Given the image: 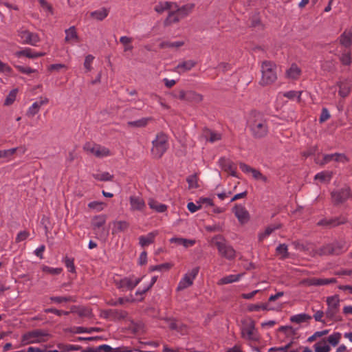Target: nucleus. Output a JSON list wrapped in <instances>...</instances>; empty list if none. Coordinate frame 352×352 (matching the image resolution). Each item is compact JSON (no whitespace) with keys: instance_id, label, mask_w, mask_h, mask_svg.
<instances>
[{"instance_id":"nucleus-16","label":"nucleus","mask_w":352,"mask_h":352,"mask_svg":"<svg viewBox=\"0 0 352 352\" xmlns=\"http://www.w3.org/2000/svg\"><path fill=\"white\" fill-rule=\"evenodd\" d=\"M232 212L241 224H245L250 220V214L244 206L236 204Z\"/></svg>"},{"instance_id":"nucleus-19","label":"nucleus","mask_w":352,"mask_h":352,"mask_svg":"<svg viewBox=\"0 0 352 352\" xmlns=\"http://www.w3.org/2000/svg\"><path fill=\"white\" fill-rule=\"evenodd\" d=\"M173 7L179 17V19H182L188 16L194 10V3H187L182 7H179L176 3H173Z\"/></svg>"},{"instance_id":"nucleus-32","label":"nucleus","mask_w":352,"mask_h":352,"mask_svg":"<svg viewBox=\"0 0 352 352\" xmlns=\"http://www.w3.org/2000/svg\"><path fill=\"white\" fill-rule=\"evenodd\" d=\"M315 352H329L331 346L327 343L326 339H322L314 345Z\"/></svg>"},{"instance_id":"nucleus-24","label":"nucleus","mask_w":352,"mask_h":352,"mask_svg":"<svg viewBox=\"0 0 352 352\" xmlns=\"http://www.w3.org/2000/svg\"><path fill=\"white\" fill-rule=\"evenodd\" d=\"M129 201L131 210H142L145 208V202L140 197L131 196Z\"/></svg>"},{"instance_id":"nucleus-38","label":"nucleus","mask_w":352,"mask_h":352,"mask_svg":"<svg viewBox=\"0 0 352 352\" xmlns=\"http://www.w3.org/2000/svg\"><path fill=\"white\" fill-rule=\"evenodd\" d=\"M298 329L292 326H281L278 331L283 333L287 338H293L297 333Z\"/></svg>"},{"instance_id":"nucleus-33","label":"nucleus","mask_w":352,"mask_h":352,"mask_svg":"<svg viewBox=\"0 0 352 352\" xmlns=\"http://www.w3.org/2000/svg\"><path fill=\"white\" fill-rule=\"evenodd\" d=\"M148 204L149 207L157 212H164L167 210V206L160 204L153 199L148 200Z\"/></svg>"},{"instance_id":"nucleus-39","label":"nucleus","mask_w":352,"mask_h":352,"mask_svg":"<svg viewBox=\"0 0 352 352\" xmlns=\"http://www.w3.org/2000/svg\"><path fill=\"white\" fill-rule=\"evenodd\" d=\"M173 3L165 1V2H160L158 4H157L154 10L157 13H162L166 10H169L170 9H173Z\"/></svg>"},{"instance_id":"nucleus-51","label":"nucleus","mask_w":352,"mask_h":352,"mask_svg":"<svg viewBox=\"0 0 352 352\" xmlns=\"http://www.w3.org/2000/svg\"><path fill=\"white\" fill-rule=\"evenodd\" d=\"M63 262L69 272L74 273L76 272L74 258L65 256L63 259Z\"/></svg>"},{"instance_id":"nucleus-63","label":"nucleus","mask_w":352,"mask_h":352,"mask_svg":"<svg viewBox=\"0 0 352 352\" xmlns=\"http://www.w3.org/2000/svg\"><path fill=\"white\" fill-rule=\"evenodd\" d=\"M94 59V57L91 54H89L85 57V62H84V67L86 68L87 72H89L91 70V69H92L91 64H92Z\"/></svg>"},{"instance_id":"nucleus-2","label":"nucleus","mask_w":352,"mask_h":352,"mask_svg":"<svg viewBox=\"0 0 352 352\" xmlns=\"http://www.w3.org/2000/svg\"><path fill=\"white\" fill-rule=\"evenodd\" d=\"M168 148V138L163 132L157 133L155 139L152 141L151 153L155 159H160Z\"/></svg>"},{"instance_id":"nucleus-42","label":"nucleus","mask_w":352,"mask_h":352,"mask_svg":"<svg viewBox=\"0 0 352 352\" xmlns=\"http://www.w3.org/2000/svg\"><path fill=\"white\" fill-rule=\"evenodd\" d=\"M335 252L336 250H335L333 243L324 245L318 250V254L320 256L335 254Z\"/></svg>"},{"instance_id":"nucleus-61","label":"nucleus","mask_w":352,"mask_h":352,"mask_svg":"<svg viewBox=\"0 0 352 352\" xmlns=\"http://www.w3.org/2000/svg\"><path fill=\"white\" fill-rule=\"evenodd\" d=\"M287 245L285 244H280L276 248V252L278 254H281L284 258L288 257Z\"/></svg>"},{"instance_id":"nucleus-34","label":"nucleus","mask_w":352,"mask_h":352,"mask_svg":"<svg viewBox=\"0 0 352 352\" xmlns=\"http://www.w3.org/2000/svg\"><path fill=\"white\" fill-rule=\"evenodd\" d=\"M184 45V42L183 41H162L159 47L161 49L164 48H172V49H178L182 47Z\"/></svg>"},{"instance_id":"nucleus-18","label":"nucleus","mask_w":352,"mask_h":352,"mask_svg":"<svg viewBox=\"0 0 352 352\" xmlns=\"http://www.w3.org/2000/svg\"><path fill=\"white\" fill-rule=\"evenodd\" d=\"M331 161L335 162H345L347 161L346 155L343 153H336L333 154H325L323 156L322 160L317 162L320 166H324Z\"/></svg>"},{"instance_id":"nucleus-48","label":"nucleus","mask_w":352,"mask_h":352,"mask_svg":"<svg viewBox=\"0 0 352 352\" xmlns=\"http://www.w3.org/2000/svg\"><path fill=\"white\" fill-rule=\"evenodd\" d=\"M186 182L188 184L189 189L197 188H199L198 184V176L197 174H193L188 176L186 178Z\"/></svg>"},{"instance_id":"nucleus-55","label":"nucleus","mask_w":352,"mask_h":352,"mask_svg":"<svg viewBox=\"0 0 352 352\" xmlns=\"http://www.w3.org/2000/svg\"><path fill=\"white\" fill-rule=\"evenodd\" d=\"M302 94V91H289L284 93L283 96L289 99L294 100V98H297L298 101L300 100V96Z\"/></svg>"},{"instance_id":"nucleus-17","label":"nucleus","mask_w":352,"mask_h":352,"mask_svg":"<svg viewBox=\"0 0 352 352\" xmlns=\"http://www.w3.org/2000/svg\"><path fill=\"white\" fill-rule=\"evenodd\" d=\"M49 102V99L47 97L41 96L38 100L34 102L27 110L26 116L29 118H33L37 114L41 107L45 105Z\"/></svg>"},{"instance_id":"nucleus-7","label":"nucleus","mask_w":352,"mask_h":352,"mask_svg":"<svg viewBox=\"0 0 352 352\" xmlns=\"http://www.w3.org/2000/svg\"><path fill=\"white\" fill-rule=\"evenodd\" d=\"M48 334L43 330L36 329L24 333L21 337V344L23 346L34 343H40L43 342V337Z\"/></svg>"},{"instance_id":"nucleus-9","label":"nucleus","mask_w":352,"mask_h":352,"mask_svg":"<svg viewBox=\"0 0 352 352\" xmlns=\"http://www.w3.org/2000/svg\"><path fill=\"white\" fill-rule=\"evenodd\" d=\"M17 35L19 37V42L22 44L36 46L40 41L39 36L34 32H32L26 29L21 28L17 31Z\"/></svg>"},{"instance_id":"nucleus-60","label":"nucleus","mask_w":352,"mask_h":352,"mask_svg":"<svg viewBox=\"0 0 352 352\" xmlns=\"http://www.w3.org/2000/svg\"><path fill=\"white\" fill-rule=\"evenodd\" d=\"M30 236V232L26 230L19 232L15 239L16 243H19L25 241Z\"/></svg>"},{"instance_id":"nucleus-13","label":"nucleus","mask_w":352,"mask_h":352,"mask_svg":"<svg viewBox=\"0 0 352 352\" xmlns=\"http://www.w3.org/2000/svg\"><path fill=\"white\" fill-rule=\"evenodd\" d=\"M142 280V278L124 277L115 281L117 288L122 291L133 290Z\"/></svg>"},{"instance_id":"nucleus-6","label":"nucleus","mask_w":352,"mask_h":352,"mask_svg":"<svg viewBox=\"0 0 352 352\" xmlns=\"http://www.w3.org/2000/svg\"><path fill=\"white\" fill-rule=\"evenodd\" d=\"M240 330L243 339L254 342L259 341L260 336L254 321H243Z\"/></svg>"},{"instance_id":"nucleus-50","label":"nucleus","mask_w":352,"mask_h":352,"mask_svg":"<svg viewBox=\"0 0 352 352\" xmlns=\"http://www.w3.org/2000/svg\"><path fill=\"white\" fill-rule=\"evenodd\" d=\"M50 300L56 303H62L67 302H74V300L72 296H52Z\"/></svg>"},{"instance_id":"nucleus-1","label":"nucleus","mask_w":352,"mask_h":352,"mask_svg":"<svg viewBox=\"0 0 352 352\" xmlns=\"http://www.w3.org/2000/svg\"><path fill=\"white\" fill-rule=\"evenodd\" d=\"M248 126L254 138L261 139L265 137L269 131L267 120L261 112L252 111L249 115Z\"/></svg>"},{"instance_id":"nucleus-8","label":"nucleus","mask_w":352,"mask_h":352,"mask_svg":"<svg viewBox=\"0 0 352 352\" xmlns=\"http://www.w3.org/2000/svg\"><path fill=\"white\" fill-rule=\"evenodd\" d=\"M83 149L88 153L92 154L96 157L102 158L111 155L109 148L92 142H86Z\"/></svg>"},{"instance_id":"nucleus-10","label":"nucleus","mask_w":352,"mask_h":352,"mask_svg":"<svg viewBox=\"0 0 352 352\" xmlns=\"http://www.w3.org/2000/svg\"><path fill=\"white\" fill-rule=\"evenodd\" d=\"M199 271V267H195L187 272L180 280L177 287V291H182L193 284V280L197 277Z\"/></svg>"},{"instance_id":"nucleus-46","label":"nucleus","mask_w":352,"mask_h":352,"mask_svg":"<svg viewBox=\"0 0 352 352\" xmlns=\"http://www.w3.org/2000/svg\"><path fill=\"white\" fill-rule=\"evenodd\" d=\"M341 337L342 335L340 333L335 332L327 338V339L326 340L327 343L329 342L330 345L336 346L339 344Z\"/></svg>"},{"instance_id":"nucleus-64","label":"nucleus","mask_w":352,"mask_h":352,"mask_svg":"<svg viewBox=\"0 0 352 352\" xmlns=\"http://www.w3.org/2000/svg\"><path fill=\"white\" fill-rule=\"evenodd\" d=\"M15 67L21 73L28 74V75L31 74L32 73H34L36 72V69H32L30 67H23L21 65H16Z\"/></svg>"},{"instance_id":"nucleus-15","label":"nucleus","mask_w":352,"mask_h":352,"mask_svg":"<svg viewBox=\"0 0 352 352\" xmlns=\"http://www.w3.org/2000/svg\"><path fill=\"white\" fill-rule=\"evenodd\" d=\"M102 316L112 320H121L127 318L128 312L122 309H109L102 311Z\"/></svg>"},{"instance_id":"nucleus-27","label":"nucleus","mask_w":352,"mask_h":352,"mask_svg":"<svg viewBox=\"0 0 352 352\" xmlns=\"http://www.w3.org/2000/svg\"><path fill=\"white\" fill-rule=\"evenodd\" d=\"M196 65V62L192 60L183 61L179 63L176 67L177 72L182 73L190 70Z\"/></svg>"},{"instance_id":"nucleus-41","label":"nucleus","mask_w":352,"mask_h":352,"mask_svg":"<svg viewBox=\"0 0 352 352\" xmlns=\"http://www.w3.org/2000/svg\"><path fill=\"white\" fill-rule=\"evenodd\" d=\"M109 14V11L106 8H102L91 12V16L98 20L102 21Z\"/></svg>"},{"instance_id":"nucleus-58","label":"nucleus","mask_w":352,"mask_h":352,"mask_svg":"<svg viewBox=\"0 0 352 352\" xmlns=\"http://www.w3.org/2000/svg\"><path fill=\"white\" fill-rule=\"evenodd\" d=\"M43 271L44 272L50 274L57 275V274H59L61 273L62 268H60V267L54 268V267H51L49 266H44L43 267Z\"/></svg>"},{"instance_id":"nucleus-22","label":"nucleus","mask_w":352,"mask_h":352,"mask_svg":"<svg viewBox=\"0 0 352 352\" xmlns=\"http://www.w3.org/2000/svg\"><path fill=\"white\" fill-rule=\"evenodd\" d=\"M158 234V231L155 230L147 234V235H142L139 237V244L141 247L144 248L154 243L155 238Z\"/></svg>"},{"instance_id":"nucleus-5","label":"nucleus","mask_w":352,"mask_h":352,"mask_svg":"<svg viewBox=\"0 0 352 352\" xmlns=\"http://www.w3.org/2000/svg\"><path fill=\"white\" fill-rule=\"evenodd\" d=\"M262 76L260 80L261 85H268L277 79L276 65L271 61H264L261 65Z\"/></svg>"},{"instance_id":"nucleus-30","label":"nucleus","mask_w":352,"mask_h":352,"mask_svg":"<svg viewBox=\"0 0 352 352\" xmlns=\"http://www.w3.org/2000/svg\"><path fill=\"white\" fill-rule=\"evenodd\" d=\"M65 40L66 42H70L72 41H74L78 42L79 41V38L74 26H71L68 29L65 30Z\"/></svg>"},{"instance_id":"nucleus-43","label":"nucleus","mask_w":352,"mask_h":352,"mask_svg":"<svg viewBox=\"0 0 352 352\" xmlns=\"http://www.w3.org/2000/svg\"><path fill=\"white\" fill-rule=\"evenodd\" d=\"M92 177L98 181L102 182H108L112 181L113 179V175H111L109 172H103L101 173H95L92 175Z\"/></svg>"},{"instance_id":"nucleus-36","label":"nucleus","mask_w":352,"mask_h":352,"mask_svg":"<svg viewBox=\"0 0 352 352\" xmlns=\"http://www.w3.org/2000/svg\"><path fill=\"white\" fill-rule=\"evenodd\" d=\"M301 73L300 69L296 65L292 64L289 69L286 72L287 78L296 80L298 78Z\"/></svg>"},{"instance_id":"nucleus-40","label":"nucleus","mask_w":352,"mask_h":352,"mask_svg":"<svg viewBox=\"0 0 352 352\" xmlns=\"http://www.w3.org/2000/svg\"><path fill=\"white\" fill-rule=\"evenodd\" d=\"M241 274H230L223 277L219 280V285L229 284L239 280Z\"/></svg>"},{"instance_id":"nucleus-26","label":"nucleus","mask_w":352,"mask_h":352,"mask_svg":"<svg viewBox=\"0 0 352 352\" xmlns=\"http://www.w3.org/2000/svg\"><path fill=\"white\" fill-rule=\"evenodd\" d=\"M339 60L343 65L350 66L352 63L351 52L350 49H344L341 52Z\"/></svg>"},{"instance_id":"nucleus-37","label":"nucleus","mask_w":352,"mask_h":352,"mask_svg":"<svg viewBox=\"0 0 352 352\" xmlns=\"http://www.w3.org/2000/svg\"><path fill=\"white\" fill-rule=\"evenodd\" d=\"M151 120H152V118H142L138 120L129 121L127 124L131 127L142 128L145 127Z\"/></svg>"},{"instance_id":"nucleus-11","label":"nucleus","mask_w":352,"mask_h":352,"mask_svg":"<svg viewBox=\"0 0 352 352\" xmlns=\"http://www.w3.org/2000/svg\"><path fill=\"white\" fill-rule=\"evenodd\" d=\"M175 97L181 100L186 101L194 104L201 102L203 100L202 95L191 90L186 91L184 90H179L178 95H175Z\"/></svg>"},{"instance_id":"nucleus-21","label":"nucleus","mask_w":352,"mask_h":352,"mask_svg":"<svg viewBox=\"0 0 352 352\" xmlns=\"http://www.w3.org/2000/svg\"><path fill=\"white\" fill-rule=\"evenodd\" d=\"M346 222V219L345 217H337L333 218L330 219H322L318 222V225L320 226H326V227H335L341 224H344Z\"/></svg>"},{"instance_id":"nucleus-29","label":"nucleus","mask_w":352,"mask_h":352,"mask_svg":"<svg viewBox=\"0 0 352 352\" xmlns=\"http://www.w3.org/2000/svg\"><path fill=\"white\" fill-rule=\"evenodd\" d=\"M333 175V173L332 171L324 170V171L318 173L315 175L314 179L318 180L322 183H323V182L329 183L331 181V179H332Z\"/></svg>"},{"instance_id":"nucleus-4","label":"nucleus","mask_w":352,"mask_h":352,"mask_svg":"<svg viewBox=\"0 0 352 352\" xmlns=\"http://www.w3.org/2000/svg\"><path fill=\"white\" fill-rule=\"evenodd\" d=\"M340 300L338 295H334L327 298V309L325 312L327 318L331 321H340L339 315Z\"/></svg>"},{"instance_id":"nucleus-52","label":"nucleus","mask_w":352,"mask_h":352,"mask_svg":"<svg viewBox=\"0 0 352 352\" xmlns=\"http://www.w3.org/2000/svg\"><path fill=\"white\" fill-rule=\"evenodd\" d=\"M206 136L207 140L210 142H214L216 141L221 140V135L220 133L212 131H208L206 133Z\"/></svg>"},{"instance_id":"nucleus-47","label":"nucleus","mask_w":352,"mask_h":352,"mask_svg":"<svg viewBox=\"0 0 352 352\" xmlns=\"http://www.w3.org/2000/svg\"><path fill=\"white\" fill-rule=\"evenodd\" d=\"M333 245L335 250H336V252H335L336 255L340 254L348 250V245L344 241L335 242L333 243Z\"/></svg>"},{"instance_id":"nucleus-31","label":"nucleus","mask_w":352,"mask_h":352,"mask_svg":"<svg viewBox=\"0 0 352 352\" xmlns=\"http://www.w3.org/2000/svg\"><path fill=\"white\" fill-rule=\"evenodd\" d=\"M179 21H180L179 17L177 15V13L175 11L174 7H173V9L169 10L168 16L164 21V25H170L173 23H177Z\"/></svg>"},{"instance_id":"nucleus-3","label":"nucleus","mask_w":352,"mask_h":352,"mask_svg":"<svg viewBox=\"0 0 352 352\" xmlns=\"http://www.w3.org/2000/svg\"><path fill=\"white\" fill-rule=\"evenodd\" d=\"M213 242L217 248L219 254L227 260L232 261L236 257V251L225 239L221 236H217L213 239Z\"/></svg>"},{"instance_id":"nucleus-59","label":"nucleus","mask_w":352,"mask_h":352,"mask_svg":"<svg viewBox=\"0 0 352 352\" xmlns=\"http://www.w3.org/2000/svg\"><path fill=\"white\" fill-rule=\"evenodd\" d=\"M16 89H13L9 93L8 96H7L5 100L6 105H10L14 102V101L16 99Z\"/></svg>"},{"instance_id":"nucleus-49","label":"nucleus","mask_w":352,"mask_h":352,"mask_svg":"<svg viewBox=\"0 0 352 352\" xmlns=\"http://www.w3.org/2000/svg\"><path fill=\"white\" fill-rule=\"evenodd\" d=\"M280 228L279 226H268L264 232L261 233L258 236L259 241H263L265 238L268 237L274 230L278 229Z\"/></svg>"},{"instance_id":"nucleus-28","label":"nucleus","mask_w":352,"mask_h":352,"mask_svg":"<svg viewBox=\"0 0 352 352\" xmlns=\"http://www.w3.org/2000/svg\"><path fill=\"white\" fill-rule=\"evenodd\" d=\"M337 280L335 278H314L309 280V284L314 286L326 285L329 284L336 283Z\"/></svg>"},{"instance_id":"nucleus-56","label":"nucleus","mask_w":352,"mask_h":352,"mask_svg":"<svg viewBox=\"0 0 352 352\" xmlns=\"http://www.w3.org/2000/svg\"><path fill=\"white\" fill-rule=\"evenodd\" d=\"M329 333V330H323L320 331H316L312 336H309L307 338L308 342H313L318 338H320L323 336L327 335Z\"/></svg>"},{"instance_id":"nucleus-25","label":"nucleus","mask_w":352,"mask_h":352,"mask_svg":"<svg viewBox=\"0 0 352 352\" xmlns=\"http://www.w3.org/2000/svg\"><path fill=\"white\" fill-rule=\"evenodd\" d=\"M113 228L112 230V234H117L119 232L126 231L129 227V223L126 221H115L113 222Z\"/></svg>"},{"instance_id":"nucleus-12","label":"nucleus","mask_w":352,"mask_h":352,"mask_svg":"<svg viewBox=\"0 0 352 352\" xmlns=\"http://www.w3.org/2000/svg\"><path fill=\"white\" fill-rule=\"evenodd\" d=\"M107 221V216L104 214H99L94 216L91 219V228L94 231V233L98 236V238L106 237L107 232L100 231V228H102Z\"/></svg>"},{"instance_id":"nucleus-35","label":"nucleus","mask_w":352,"mask_h":352,"mask_svg":"<svg viewBox=\"0 0 352 352\" xmlns=\"http://www.w3.org/2000/svg\"><path fill=\"white\" fill-rule=\"evenodd\" d=\"M311 319V316H309L307 314L302 313V314H296V315H294V316H291L289 320L292 322L296 323V324H300L302 322H308Z\"/></svg>"},{"instance_id":"nucleus-57","label":"nucleus","mask_w":352,"mask_h":352,"mask_svg":"<svg viewBox=\"0 0 352 352\" xmlns=\"http://www.w3.org/2000/svg\"><path fill=\"white\" fill-rule=\"evenodd\" d=\"M16 151L17 148H12L7 150L0 151V158H8L10 156L13 155Z\"/></svg>"},{"instance_id":"nucleus-45","label":"nucleus","mask_w":352,"mask_h":352,"mask_svg":"<svg viewBox=\"0 0 352 352\" xmlns=\"http://www.w3.org/2000/svg\"><path fill=\"white\" fill-rule=\"evenodd\" d=\"M131 300L128 298H122L120 297L117 300L110 298L105 300V302L107 305L109 306H118V305H122L125 302H130Z\"/></svg>"},{"instance_id":"nucleus-20","label":"nucleus","mask_w":352,"mask_h":352,"mask_svg":"<svg viewBox=\"0 0 352 352\" xmlns=\"http://www.w3.org/2000/svg\"><path fill=\"white\" fill-rule=\"evenodd\" d=\"M219 164L224 169L228 172L232 176L237 177L236 167L235 164L225 157H221L219 160Z\"/></svg>"},{"instance_id":"nucleus-54","label":"nucleus","mask_w":352,"mask_h":352,"mask_svg":"<svg viewBox=\"0 0 352 352\" xmlns=\"http://www.w3.org/2000/svg\"><path fill=\"white\" fill-rule=\"evenodd\" d=\"M104 205L105 204L103 202L94 201L89 202L88 204V207L90 209H93L97 212H100L103 210Z\"/></svg>"},{"instance_id":"nucleus-14","label":"nucleus","mask_w":352,"mask_h":352,"mask_svg":"<svg viewBox=\"0 0 352 352\" xmlns=\"http://www.w3.org/2000/svg\"><path fill=\"white\" fill-rule=\"evenodd\" d=\"M351 188L346 186L341 189L333 190L331 193L332 201L335 205H338L346 201L349 197H351Z\"/></svg>"},{"instance_id":"nucleus-23","label":"nucleus","mask_w":352,"mask_h":352,"mask_svg":"<svg viewBox=\"0 0 352 352\" xmlns=\"http://www.w3.org/2000/svg\"><path fill=\"white\" fill-rule=\"evenodd\" d=\"M339 41L345 49H349L352 44V30H345L340 36Z\"/></svg>"},{"instance_id":"nucleus-62","label":"nucleus","mask_w":352,"mask_h":352,"mask_svg":"<svg viewBox=\"0 0 352 352\" xmlns=\"http://www.w3.org/2000/svg\"><path fill=\"white\" fill-rule=\"evenodd\" d=\"M330 117H331V115H330L328 109L327 108L324 107L322 109L321 114L319 118V122L320 123H322V122L327 121V120H329L330 118Z\"/></svg>"},{"instance_id":"nucleus-44","label":"nucleus","mask_w":352,"mask_h":352,"mask_svg":"<svg viewBox=\"0 0 352 352\" xmlns=\"http://www.w3.org/2000/svg\"><path fill=\"white\" fill-rule=\"evenodd\" d=\"M133 38L126 36H123L120 38V42L124 45V51L128 52L131 51L133 49L131 43Z\"/></svg>"},{"instance_id":"nucleus-53","label":"nucleus","mask_w":352,"mask_h":352,"mask_svg":"<svg viewBox=\"0 0 352 352\" xmlns=\"http://www.w3.org/2000/svg\"><path fill=\"white\" fill-rule=\"evenodd\" d=\"M170 263H166L160 265H153L149 267L150 272L168 270L171 267Z\"/></svg>"}]
</instances>
